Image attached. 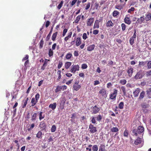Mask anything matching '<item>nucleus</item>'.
Listing matches in <instances>:
<instances>
[{
    "label": "nucleus",
    "mask_w": 151,
    "mask_h": 151,
    "mask_svg": "<svg viewBox=\"0 0 151 151\" xmlns=\"http://www.w3.org/2000/svg\"><path fill=\"white\" fill-rule=\"evenodd\" d=\"M39 44V48L40 49L42 48L43 47L44 44V41L43 39H42L40 41Z\"/></svg>",
    "instance_id": "nucleus-39"
},
{
    "label": "nucleus",
    "mask_w": 151,
    "mask_h": 151,
    "mask_svg": "<svg viewBox=\"0 0 151 151\" xmlns=\"http://www.w3.org/2000/svg\"><path fill=\"white\" fill-rule=\"evenodd\" d=\"M145 92L144 91H142L140 93L139 96V100H141L144 97L145 95Z\"/></svg>",
    "instance_id": "nucleus-29"
},
{
    "label": "nucleus",
    "mask_w": 151,
    "mask_h": 151,
    "mask_svg": "<svg viewBox=\"0 0 151 151\" xmlns=\"http://www.w3.org/2000/svg\"><path fill=\"white\" fill-rule=\"evenodd\" d=\"M125 6L122 4H119L115 6V8L119 10H121L123 9V7Z\"/></svg>",
    "instance_id": "nucleus-13"
},
{
    "label": "nucleus",
    "mask_w": 151,
    "mask_h": 151,
    "mask_svg": "<svg viewBox=\"0 0 151 151\" xmlns=\"http://www.w3.org/2000/svg\"><path fill=\"white\" fill-rule=\"evenodd\" d=\"M68 31V29H64L63 30V37L65 35L66 33H67Z\"/></svg>",
    "instance_id": "nucleus-60"
},
{
    "label": "nucleus",
    "mask_w": 151,
    "mask_h": 151,
    "mask_svg": "<svg viewBox=\"0 0 151 151\" xmlns=\"http://www.w3.org/2000/svg\"><path fill=\"white\" fill-rule=\"evenodd\" d=\"M28 98L27 97L26 98L25 100H24L22 102L24 103V104L23 105H22V108H24L26 107L27 103V101L28 100Z\"/></svg>",
    "instance_id": "nucleus-26"
},
{
    "label": "nucleus",
    "mask_w": 151,
    "mask_h": 151,
    "mask_svg": "<svg viewBox=\"0 0 151 151\" xmlns=\"http://www.w3.org/2000/svg\"><path fill=\"white\" fill-rule=\"evenodd\" d=\"M124 22L128 24H130L131 23V21L130 20V19L129 17H127V15H126L124 19Z\"/></svg>",
    "instance_id": "nucleus-12"
},
{
    "label": "nucleus",
    "mask_w": 151,
    "mask_h": 151,
    "mask_svg": "<svg viewBox=\"0 0 151 151\" xmlns=\"http://www.w3.org/2000/svg\"><path fill=\"white\" fill-rule=\"evenodd\" d=\"M142 140L141 138L138 137L134 142V144L136 145H137L139 144H141Z\"/></svg>",
    "instance_id": "nucleus-18"
},
{
    "label": "nucleus",
    "mask_w": 151,
    "mask_h": 151,
    "mask_svg": "<svg viewBox=\"0 0 151 151\" xmlns=\"http://www.w3.org/2000/svg\"><path fill=\"white\" fill-rule=\"evenodd\" d=\"M63 65V63L62 61H60L58 65V69L60 68Z\"/></svg>",
    "instance_id": "nucleus-63"
},
{
    "label": "nucleus",
    "mask_w": 151,
    "mask_h": 151,
    "mask_svg": "<svg viewBox=\"0 0 151 151\" xmlns=\"http://www.w3.org/2000/svg\"><path fill=\"white\" fill-rule=\"evenodd\" d=\"M118 91L116 89H114L113 93H111L109 95V98L110 99L115 100L117 93Z\"/></svg>",
    "instance_id": "nucleus-3"
},
{
    "label": "nucleus",
    "mask_w": 151,
    "mask_h": 151,
    "mask_svg": "<svg viewBox=\"0 0 151 151\" xmlns=\"http://www.w3.org/2000/svg\"><path fill=\"white\" fill-rule=\"evenodd\" d=\"M91 121L92 123L93 124H94L96 123L95 117L94 116H93L92 117V120Z\"/></svg>",
    "instance_id": "nucleus-59"
},
{
    "label": "nucleus",
    "mask_w": 151,
    "mask_h": 151,
    "mask_svg": "<svg viewBox=\"0 0 151 151\" xmlns=\"http://www.w3.org/2000/svg\"><path fill=\"white\" fill-rule=\"evenodd\" d=\"M29 61L28 60H27L25 62L24 64V69L26 70L27 69L28 65L29 64Z\"/></svg>",
    "instance_id": "nucleus-42"
},
{
    "label": "nucleus",
    "mask_w": 151,
    "mask_h": 151,
    "mask_svg": "<svg viewBox=\"0 0 151 151\" xmlns=\"http://www.w3.org/2000/svg\"><path fill=\"white\" fill-rule=\"evenodd\" d=\"M87 67L88 66L86 64H83L82 65L81 68L83 69H86Z\"/></svg>",
    "instance_id": "nucleus-58"
},
{
    "label": "nucleus",
    "mask_w": 151,
    "mask_h": 151,
    "mask_svg": "<svg viewBox=\"0 0 151 151\" xmlns=\"http://www.w3.org/2000/svg\"><path fill=\"white\" fill-rule=\"evenodd\" d=\"M145 18L143 17H141L139 18H138L137 19V21L136 22V23L141 24L145 20Z\"/></svg>",
    "instance_id": "nucleus-22"
},
{
    "label": "nucleus",
    "mask_w": 151,
    "mask_h": 151,
    "mask_svg": "<svg viewBox=\"0 0 151 151\" xmlns=\"http://www.w3.org/2000/svg\"><path fill=\"white\" fill-rule=\"evenodd\" d=\"M48 55L49 57H51L53 55V52L51 49L49 50Z\"/></svg>",
    "instance_id": "nucleus-52"
},
{
    "label": "nucleus",
    "mask_w": 151,
    "mask_h": 151,
    "mask_svg": "<svg viewBox=\"0 0 151 151\" xmlns=\"http://www.w3.org/2000/svg\"><path fill=\"white\" fill-rule=\"evenodd\" d=\"M35 127V124H32L30 125V126L29 127H28V131H30L31 130H32Z\"/></svg>",
    "instance_id": "nucleus-49"
},
{
    "label": "nucleus",
    "mask_w": 151,
    "mask_h": 151,
    "mask_svg": "<svg viewBox=\"0 0 151 151\" xmlns=\"http://www.w3.org/2000/svg\"><path fill=\"white\" fill-rule=\"evenodd\" d=\"M145 19L146 21L151 20V13L145 14Z\"/></svg>",
    "instance_id": "nucleus-17"
},
{
    "label": "nucleus",
    "mask_w": 151,
    "mask_h": 151,
    "mask_svg": "<svg viewBox=\"0 0 151 151\" xmlns=\"http://www.w3.org/2000/svg\"><path fill=\"white\" fill-rule=\"evenodd\" d=\"M72 56V55L71 53H70V52L66 54L65 56V58L68 60H69L71 58Z\"/></svg>",
    "instance_id": "nucleus-38"
},
{
    "label": "nucleus",
    "mask_w": 151,
    "mask_h": 151,
    "mask_svg": "<svg viewBox=\"0 0 151 151\" xmlns=\"http://www.w3.org/2000/svg\"><path fill=\"white\" fill-rule=\"evenodd\" d=\"M127 73H128L129 77H131L132 76L133 73V68H128Z\"/></svg>",
    "instance_id": "nucleus-14"
},
{
    "label": "nucleus",
    "mask_w": 151,
    "mask_h": 151,
    "mask_svg": "<svg viewBox=\"0 0 151 151\" xmlns=\"http://www.w3.org/2000/svg\"><path fill=\"white\" fill-rule=\"evenodd\" d=\"M114 25V24L111 20L108 21L106 23V26L107 27H112Z\"/></svg>",
    "instance_id": "nucleus-24"
},
{
    "label": "nucleus",
    "mask_w": 151,
    "mask_h": 151,
    "mask_svg": "<svg viewBox=\"0 0 151 151\" xmlns=\"http://www.w3.org/2000/svg\"><path fill=\"white\" fill-rule=\"evenodd\" d=\"M79 66L78 65H73L71 68L70 70V71L73 73H75L77 71H78L79 69Z\"/></svg>",
    "instance_id": "nucleus-4"
},
{
    "label": "nucleus",
    "mask_w": 151,
    "mask_h": 151,
    "mask_svg": "<svg viewBox=\"0 0 151 151\" xmlns=\"http://www.w3.org/2000/svg\"><path fill=\"white\" fill-rule=\"evenodd\" d=\"M144 131V127L141 126H139L137 129H133L132 131L133 135L136 136L143 133Z\"/></svg>",
    "instance_id": "nucleus-1"
},
{
    "label": "nucleus",
    "mask_w": 151,
    "mask_h": 151,
    "mask_svg": "<svg viewBox=\"0 0 151 151\" xmlns=\"http://www.w3.org/2000/svg\"><path fill=\"white\" fill-rule=\"evenodd\" d=\"M42 132L40 131H39L36 134V137L40 139H41L42 137Z\"/></svg>",
    "instance_id": "nucleus-33"
},
{
    "label": "nucleus",
    "mask_w": 151,
    "mask_h": 151,
    "mask_svg": "<svg viewBox=\"0 0 151 151\" xmlns=\"http://www.w3.org/2000/svg\"><path fill=\"white\" fill-rule=\"evenodd\" d=\"M119 12H118L117 11L115 10L112 13L113 16L114 17H116L118 15H119Z\"/></svg>",
    "instance_id": "nucleus-37"
},
{
    "label": "nucleus",
    "mask_w": 151,
    "mask_h": 151,
    "mask_svg": "<svg viewBox=\"0 0 151 151\" xmlns=\"http://www.w3.org/2000/svg\"><path fill=\"white\" fill-rule=\"evenodd\" d=\"M127 1V0H119V1L121 2V4L122 5H124V6H125L126 2Z\"/></svg>",
    "instance_id": "nucleus-55"
},
{
    "label": "nucleus",
    "mask_w": 151,
    "mask_h": 151,
    "mask_svg": "<svg viewBox=\"0 0 151 151\" xmlns=\"http://www.w3.org/2000/svg\"><path fill=\"white\" fill-rule=\"evenodd\" d=\"M71 63L70 62H67L65 63V68L66 69H68L71 65Z\"/></svg>",
    "instance_id": "nucleus-27"
},
{
    "label": "nucleus",
    "mask_w": 151,
    "mask_h": 151,
    "mask_svg": "<svg viewBox=\"0 0 151 151\" xmlns=\"http://www.w3.org/2000/svg\"><path fill=\"white\" fill-rule=\"evenodd\" d=\"M111 131L112 132H116L118 131V129L117 127H113L111 129Z\"/></svg>",
    "instance_id": "nucleus-45"
},
{
    "label": "nucleus",
    "mask_w": 151,
    "mask_h": 151,
    "mask_svg": "<svg viewBox=\"0 0 151 151\" xmlns=\"http://www.w3.org/2000/svg\"><path fill=\"white\" fill-rule=\"evenodd\" d=\"M128 134H129L128 131L127 129H126L124 131V135L125 137H128Z\"/></svg>",
    "instance_id": "nucleus-46"
},
{
    "label": "nucleus",
    "mask_w": 151,
    "mask_h": 151,
    "mask_svg": "<svg viewBox=\"0 0 151 151\" xmlns=\"http://www.w3.org/2000/svg\"><path fill=\"white\" fill-rule=\"evenodd\" d=\"M124 106V103L123 102H121L119 105V108L120 109H123Z\"/></svg>",
    "instance_id": "nucleus-43"
},
{
    "label": "nucleus",
    "mask_w": 151,
    "mask_h": 151,
    "mask_svg": "<svg viewBox=\"0 0 151 151\" xmlns=\"http://www.w3.org/2000/svg\"><path fill=\"white\" fill-rule=\"evenodd\" d=\"M140 92V89L139 88H137L133 92V95L134 97H137L139 93Z\"/></svg>",
    "instance_id": "nucleus-11"
},
{
    "label": "nucleus",
    "mask_w": 151,
    "mask_h": 151,
    "mask_svg": "<svg viewBox=\"0 0 151 151\" xmlns=\"http://www.w3.org/2000/svg\"><path fill=\"white\" fill-rule=\"evenodd\" d=\"M94 19L93 18L91 17L88 19L86 23L87 26H91L94 22Z\"/></svg>",
    "instance_id": "nucleus-9"
},
{
    "label": "nucleus",
    "mask_w": 151,
    "mask_h": 151,
    "mask_svg": "<svg viewBox=\"0 0 151 151\" xmlns=\"http://www.w3.org/2000/svg\"><path fill=\"white\" fill-rule=\"evenodd\" d=\"M81 18V15H78L75 20L74 22L76 23H78Z\"/></svg>",
    "instance_id": "nucleus-36"
},
{
    "label": "nucleus",
    "mask_w": 151,
    "mask_h": 151,
    "mask_svg": "<svg viewBox=\"0 0 151 151\" xmlns=\"http://www.w3.org/2000/svg\"><path fill=\"white\" fill-rule=\"evenodd\" d=\"M89 131L91 133H94L96 132L97 130L96 127L91 124H90L89 127Z\"/></svg>",
    "instance_id": "nucleus-7"
},
{
    "label": "nucleus",
    "mask_w": 151,
    "mask_h": 151,
    "mask_svg": "<svg viewBox=\"0 0 151 151\" xmlns=\"http://www.w3.org/2000/svg\"><path fill=\"white\" fill-rule=\"evenodd\" d=\"M100 21H99L98 20H96L93 26V28L94 29L99 28V23Z\"/></svg>",
    "instance_id": "nucleus-15"
},
{
    "label": "nucleus",
    "mask_w": 151,
    "mask_h": 151,
    "mask_svg": "<svg viewBox=\"0 0 151 151\" xmlns=\"http://www.w3.org/2000/svg\"><path fill=\"white\" fill-rule=\"evenodd\" d=\"M143 76L142 73V71L140 70L139 71L137 72L135 76L134 77V78L135 79H140L142 78Z\"/></svg>",
    "instance_id": "nucleus-8"
},
{
    "label": "nucleus",
    "mask_w": 151,
    "mask_h": 151,
    "mask_svg": "<svg viewBox=\"0 0 151 151\" xmlns=\"http://www.w3.org/2000/svg\"><path fill=\"white\" fill-rule=\"evenodd\" d=\"M134 9H135L134 7H132L130 9L128 10V13H131L132 12L134 11Z\"/></svg>",
    "instance_id": "nucleus-64"
},
{
    "label": "nucleus",
    "mask_w": 151,
    "mask_h": 151,
    "mask_svg": "<svg viewBox=\"0 0 151 151\" xmlns=\"http://www.w3.org/2000/svg\"><path fill=\"white\" fill-rule=\"evenodd\" d=\"M53 28V27H52L50 32L49 33V34L48 35H47L46 37V38L45 39V40L46 41H47L49 40L51 35V33L52 31Z\"/></svg>",
    "instance_id": "nucleus-21"
},
{
    "label": "nucleus",
    "mask_w": 151,
    "mask_h": 151,
    "mask_svg": "<svg viewBox=\"0 0 151 151\" xmlns=\"http://www.w3.org/2000/svg\"><path fill=\"white\" fill-rule=\"evenodd\" d=\"M65 101L66 99L65 97H63L61 98L60 106L61 110H63V109Z\"/></svg>",
    "instance_id": "nucleus-6"
},
{
    "label": "nucleus",
    "mask_w": 151,
    "mask_h": 151,
    "mask_svg": "<svg viewBox=\"0 0 151 151\" xmlns=\"http://www.w3.org/2000/svg\"><path fill=\"white\" fill-rule=\"evenodd\" d=\"M37 114L36 113H34L32 115V116L31 120L32 121H34L36 119Z\"/></svg>",
    "instance_id": "nucleus-30"
},
{
    "label": "nucleus",
    "mask_w": 151,
    "mask_h": 151,
    "mask_svg": "<svg viewBox=\"0 0 151 151\" xmlns=\"http://www.w3.org/2000/svg\"><path fill=\"white\" fill-rule=\"evenodd\" d=\"M43 112L42 111H41L39 113V119L41 120L42 119H43L45 117V115H42Z\"/></svg>",
    "instance_id": "nucleus-40"
},
{
    "label": "nucleus",
    "mask_w": 151,
    "mask_h": 151,
    "mask_svg": "<svg viewBox=\"0 0 151 151\" xmlns=\"http://www.w3.org/2000/svg\"><path fill=\"white\" fill-rule=\"evenodd\" d=\"M81 43V39L80 37H78L76 39V45L77 46H79Z\"/></svg>",
    "instance_id": "nucleus-32"
},
{
    "label": "nucleus",
    "mask_w": 151,
    "mask_h": 151,
    "mask_svg": "<svg viewBox=\"0 0 151 151\" xmlns=\"http://www.w3.org/2000/svg\"><path fill=\"white\" fill-rule=\"evenodd\" d=\"M79 81H76L74 83L73 86V90L78 91L81 88V86L79 84Z\"/></svg>",
    "instance_id": "nucleus-5"
},
{
    "label": "nucleus",
    "mask_w": 151,
    "mask_h": 151,
    "mask_svg": "<svg viewBox=\"0 0 151 151\" xmlns=\"http://www.w3.org/2000/svg\"><path fill=\"white\" fill-rule=\"evenodd\" d=\"M91 114H96L99 113L100 111V109L96 105L91 107Z\"/></svg>",
    "instance_id": "nucleus-2"
},
{
    "label": "nucleus",
    "mask_w": 151,
    "mask_h": 151,
    "mask_svg": "<svg viewBox=\"0 0 151 151\" xmlns=\"http://www.w3.org/2000/svg\"><path fill=\"white\" fill-rule=\"evenodd\" d=\"M121 88L123 94L125 95L126 93L125 88L124 86H122Z\"/></svg>",
    "instance_id": "nucleus-54"
},
{
    "label": "nucleus",
    "mask_w": 151,
    "mask_h": 151,
    "mask_svg": "<svg viewBox=\"0 0 151 151\" xmlns=\"http://www.w3.org/2000/svg\"><path fill=\"white\" fill-rule=\"evenodd\" d=\"M38 102L34 98H32L31 100V103H32V106H33L35 105Z\"/></svg>",
    "instance_id": "nucleus-25"
},
{
    "label": "nucleus",
    "mask_w": 151,
    "mask_h": 151,
    "mask_svg": "<svg viewBox=\"0 0 151 151\" xmlns=\"http://www.w3.org/2000/svg\"><path fill=\"white\" fill-rule=\"evenodd\" d=\"M99 93L102 94V96L105 97H106V91L103 88H102L99 91Z\"/></svg>",
    "instance_id": "nucleus-16"
},
{
    "label": "nucleus",
    "mask_w": 151,
    "mask_h": 151,
    "mask_svg": "<svg viewBox=\"0 0 151 151\" xmlns=\"http://www.w3.org/2000/svg\"><path fill=\"white\" fill-rule=\"evenodd\" d=\"M92 149L93 151H97L98 149L97 145H93L92 147Z\"/></svg>",
    "instance_id": "nucleus-44"
},
{
    "label": "nucleus",
    "mask_w": 151,
    "mask_h": 151,
    "mask_svg": "<svg viewBox=\"0 0 151 151\" xmlns=\"http://www.w3.org/2000/svg\"><path fill=\"white\" fill-rule=\"evenodd\" d=\"M29 58V55H25V56L22 59V61H23L25 60H28V59Z\"/></svg>",
    "instance_id": "nucleus-62"
},
{
    "label": "nucleus",
    "mask_w": 151,
    "mask_h": 151,
    "mask_svg": "<svg viewBox=\"0 0 151 151\" xmlns=\"http://www.w3.org/2000/svg\"><path fill=\"white\" fill-rule=\"evenodd\" d=\"M61 71L60 70H58L57 71V74L58 75V78L57 79V81H60V79L61 77Z\"/></svg>",
    "instance_id": "nucleus-23"
},
{
    "label": "nucleus",
    "mask_w": 151,
    "mask_h": 151,
    "mask_svg": "<svg viewBox=\"0 0 151 151\" xmlns=\"http://www.w3.org/2000/svg\"><path fill=\"white\" fill-rule=\"evenodd\" d=\"M134 40L135 39L133 38H132L131 37L130 39L129 43L131 45H132L133 44Z\"/></svg>",
    "instance_id": "nucleus-50"
},
{
    "label": "nucleus",
    "mask_w": 151,
    "mask_h": 151,
    "mask_svg": "<svg viewBox=\"0 0 151 151\" xmlns=\"http://www.w3.org/2000/svg\"><path fill=\"white\" fill-rule=\"evenodd\" d=\"M95 47V45L94 44L90 45L88 47L87 50L90 51H91L94 49Z\"/></svg>",
    "instance_id": "nucleus-20"
},
{
    "label": "nucleus",
    "mask_w": 151,
    "mask_h": 151,
    "mask_svg": "<svg viewBox=\"0 0 151 151\" xmlns=\"http://www.w3.org/2000/svg\"><path fill=\"white\" fill-rule=\"evenodd\" d=\"M56 127L55 125H53L52 126V127L51 128V131L52 132H54L56 129Z\"/></svg>",
    "instance_id": "nucleus-47"
},
{
    "label": "nucleus",
    "mask_w": 151,
    "mask_h": 151,
    "mask_svg": "<svg viewBox=\"0 0 151 151\" xmlns=\"http://www.w3.org/2000/svg\"><path fill=\"white\" fill-rule=\"evenodd\" d=\"M57 34H58V32H56L52 34V41H54L55 40Z\"/></svg>",
    "instance_id": "nucleus-35"
},
{
    "label": "nucleus",
    "mask_w": 151,
    "mask_h": 151,
    "mask_svg": "<svg viewBox=\"0 0 151 151\" xmlns=\"http://www.w3.org/2000/svg\"><path fill=\"white\" fill-rule=\"evenodd\" d=\"M102 116L100 115H98L96 117L97 120L98 121H100L102 119Z\"/></svg>",
    "instance_id": "nucleus-53"
},
{
    "label": "nucleus",
    "mask_w": 151,
    "mask_h": 151,
    "mask_svg": "<svg viewBox=\"0 0 151 151\" xmlns=\"http://www.w3.org/2000/svg\"><path fill=\"white\" fill-rule=\"evenodd\" d=\"M63 4V1H61L60 3L58 4V6L57 8L59 9H60L62 6Z\"/></svg>",
    "instance_id": "nucleus-56"
},
{
    "label": "nucleus",
    "mask_w": 151,
    "mask_h": 151,
    "mask_svg": "<svg viewBox=\"0 0 151 151\" xmlns=\"http://www.w3.org/2000/svg\"><path fill=\"white\" fill-rule=\"evenodd\" d=\"M99 151H106L105 145L101 144L99 147Z\"/></svg>",
    "instance_id": "nucleus-28"
},
{
    "label": "nucleus",
    "mask_w": 151,
    "mask_h": 151,
    "mask_svg": "<svg viewBox=\"0 0 151 151\" xmlns=\"http://www.w3.org/2000/svg\"><path fill=\"white\" fill-rule=\"evenodd\" d=\"M127 83V81L125 79H122L120 80V83L122 85H125Z\"/></svg>",
    "instance_id": "nucleus-48"
},
{
    "label": "nucleus",
    "mask_w": 151,
    "mask_h": 151,
    "mask_svg": "<svg viewBox=\"0 0 151 151\" xmlns=\"http://www.w3.org/2000/svg\"><path fill=\"white\" fill-rule=\"evenodd\" d=\"M57 104L56 102L54 103L53 104H50L49 106L50 108L52 109V110H54L56 108Z\"/></svg>",
    "instance_id": "nucleus-19"
},
{
    "label": "nucleus",
    "mask_w": 151,
    "mask_h": 151,
    "mask_svg": "<svg viewBox=\"0 0 151 151\" xmlns=\"http://www.w3.org/2000/svg\"><path fill=\"white\" fill-rule=\"evenodd\" d=\"M122 29V31H124L126 28V25L124 23H122L121 24Z\"/></svg>",
    "instance_id": "nucleus-51"
},
{
    "label": "nucleus",
    "mask_w": 151,
    "mask_h": 151,
    "mask_svg": "<svg viewBox=\"0 0 151 151\" xmlns=\"http://www.w3.org/2000/svg\"><path fill=\"white\" fill-rule=\"evenodd\" d=\"M147 62L146 61H139L138 66L139 67L144 66L147 63Z\"/></svg>",
    "instance_id": "nucleus-31"
},
{
    "label": "nucleus",
    "mask_w": 151,
    "mask_h": 151,
    "mask_svg": "<svg viewBox=\"0 0 151 151\" xmlns=\"http://www.w3.org/2000/svg\"><path fill=\"white\" fill-rule=\"evenodd\" d=\"M39 127L41 129V130L42 131L45 129L46 125L45 122H42L40 123Z\"/></svg>",
    "instance_id": "nucleus-10"
},
{
    "label": "nucleus",
    "mask_w": 151,
    "mask_h": 151,
    "mask_svg": "<svg viewBox=\"0 0 151 151\" xmlns=\"http://www.w3.org/2000/svg\"><path fill=\"white\" fill-rule=\"evenodd\" d=\"M40 95L39 93H37L35 96V99L38 101Z\"/></svg>",
    "instance_id": "nucleus-57"
},
{
    "label": "nucleus",
    "mask_w": 151,
    "mask_h": 151,
    "mask_svg": "<svg viewBox=\"0 0 151 151\" xmlns=\"http://www.w3.org/2000/svg\"><path fill=\"white\" fill-rule=\"evenodd\" d=\"M49 61V60H48L47 59H45V60L44 62V63L43 65H44V66H46L47 65L48 61Z\"/></svg>",
    "instance_id": "nucleus-61"
},
{
    "label": "nucleus",
    "mask_w": 151,
    "mask_h": 151,
    "mask_svg": "<svg viewBox=\"0 0 151 151\" xmlns=\"http://www.w3.org/2000/svg\"><path fill=\"white\" fill-rule=\"evenodd\" d=\"M62 88L61 86H57L56 89L55 90V92L56 93H57L59 91H61Z\"/></svg>",
    "instance_id": "nucleus-34"
},
{
    "label": "nucleus",
    "mask_w": 151,
    "mask_h": 151,
    "mask_svg": "<svg viewBox=\"0 0 151 151\" xmlns=\"http://www.w3.org/2000/svg\"><path fill=\"white\" fill-rule=\"evenodd\" d=\"M147 62V68L148 69H150L151 68V61H146Z\"/></svg>",
    "instance_id": "nucleus-41"
}]
</instances>
